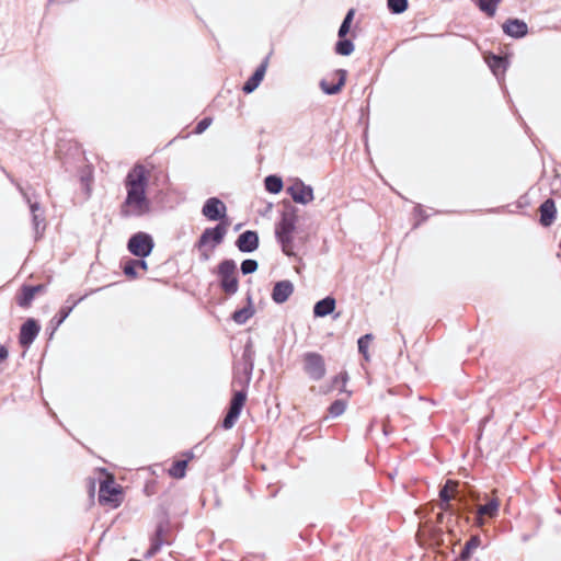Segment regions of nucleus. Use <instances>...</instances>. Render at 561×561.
Listing matches in <instances>:
<instances>
[{"label":"nucleus","mask_w":561,"mask_h":561,"mask_svg":"<svg viewBox=\"0 0 561 561\" xmlns=\"http://www.w3.org/2000/svg\"><path fill=\"white\" fill-rule=\"evenodd\" d=\"M149 176V170L142 164H135L127 173L125 179L127 195L121 208L124 217H139L149 211L150 204L146 195Z\"/></svg>","instance_id":"f257e3e1"},{"label":"nucleus","mask_w":561,"mask_h":561,"mask_svg":"<svg viewBox=\"0 0 561 561\" xmlns=\"http://www.w3.org/2000/svg\"><path fill=\"white\" fill-rule=\"evenodd\" d=\"M298 216L295 208L282 214L280 220L275 226V237L282 251L287 256H296V243L294 234L297 229Z\"/></svg>","instance_id":"f03ea898"},{"label":"nucleus","mask_w":561,"mask_h":561,"mask_svg":"<svg viewBox=\"0 0 561 561\" xmlns=\"http://www.w3.org/2000/svg\"><path fill=\"white\" fill-rule=\"evenodd\" d=\"M227 233V226L219 224L214 228H206L201 234L196 248L199 251V260L206 262L210 259L211 251L222 242Z\"/></svg>","instance_id":"7ed1b4c3"},{"label":"nucleus","mask_w":561,"mask_h":561,"mask_svg":"<svg viewBox=\"0 0 561 561\" xmlns=\"http://www.w3.org/2000/svg\"><path fill=\"white\" fill-rule=\"evenodd\" d=\"M218 275L221 289L226 294L233 295L238 291L237 264L233 260L227 259L220 262L218 265Z\"/></svg>","instance_id":"20e7f679"},{"label":"nucleus","mask_w":561,"mask_h":561,"mask_svg":"<svg viewBox=\"0 0 561 561\" xmlns=\"http://www.w3.org/2000/svg\"><path fill=\"white\" fill-rule=\"evenodd\" d=\"M304 371L314 381L321 380L325 376V363L321 354L307 352L302 356Z\"/></svg>","instance_id":"39448f33"},{"label":"nucleus","mask_w":561,"mask_h":561,"mask_svg":"<svg viewBox=\"0 0 561 561\" xmlns=\"http://www.w3.org/2000/svg\"><path fill=\"white\" fill-rule=\"evenodd\" d=\"M153 245V239L150 234L137 232L128 240L127 249L135 256L144 259L151 253Z\"/></svg>","instance_id":"423d86ee"},{"label":"nucleus","mask_w":561,"mask_h":561,"mask_svg":"<svg viewBox=\"0 0 561 561\" xmlns=\"http://www.w3.org/2000/svg\"><path fill=\"white\" fill-rule=\"evenodd\" d=\"M247 401V391L244 389L236 391L230 401L228 412L222 421V427L229 430L237 423L241 411Z\"/></svg>","instance_id":"0eeeda50"},{"label":"nucleus","mask_w":561,"mask_h":561,"mask_svg":"<svg viewBox=\"0 0 561 561\" xmlns=\"http://www.w3.org/2000/svg\"><path fill=\"white\" fill-rule=\"evenodd\" d=\"M287 193L294 202L302 205L311 203L314 198L312 187L306 185L301 180H295L293 184L287 187Z\"/></svg>","instance_id":"6e6552de"},{"label":"nucleus","mask_w":561,"mask_h":561,"mask_svg":"<svg viewBox=\"0 0 561 561\" xmlns=\"http://www.w3.org/2000/svg\"><path fill=\"white\" fill-rule=\"evenodd\" d=\"M41 325L38 324V322L33 318H28L21 325L20 329L19 343L21 344V346L24 348H28L37 337Z\"/></svg>","instance_id":"1a4fd4ad"},{"label":"nucleus","mask_w":561,"mask_h":561,"mask_svg":"<svg viewBox=\"0 0 561 561\" xmlns=\"http://www.w3.org/2000/svg\"><path fill=\"white\" fill-rule=\"evenodd\" d=\"M22 192L26 203L30 206V210L32 214V221L35 229L36 234L42 233L45 230V216H44V209L39 205L37 201H33L32 196L24 192L22 188H20Z\"/></svg>","instance_id":"9d476101"},{"label":"nucleus","mask_w":561,"mask_h":561,"mask_svg":"<svg viewBox=\"0 0 561 561\" xmlns=\"http://www.w3.org/2000/svg\"><path fill=\"white\" fill-rule=\"evenodd\" d=\"M202 214L208 220L216 221L226 217L227 207L219 198L210 197L205 202L202 208Z\"/></svg>","instance_id":"9b49d317"},{"label":"nucleus","mask_w":561,"mask_h":561,"mask_svg":"<svg viewBox=\"0 0 561 561\" xmlns=\"http://www.w3.org/2000/svg\"><path fill=\"white\" fill-rule=\"evenodd\" d=\"M332 80H336V82H330L329 79H322L320 81V88L323 93L328 95L337 94L345 84L347 71L344 69H336L332 75Z\"/></svg>","instance_id":"f8f14e48"},{"label":"nucleus","mask_w":561,"mask_h":561,"mask_svg":"<svg viewBox=\"0 0 561 561\" xmlns=\"http://www.w3.org/2000/svg\"><path fill=\"white\" fill-rule=\"evenodd\" d=\"M500 500L497 497L491 499L488 503L480 505L477 508L476 525L482 527L486 518H495L500 512Z\"/></svg>","instance_id":"ddd939ff"},{"label":"nucleus","mask_w":561,"mask_h":561,"mask_svg":"<svg viewBox=\"0 0 561 561\" xmlns=\"http://www.w3.org/2000/svg\"><path fill=\"white\" fill-rule=\"evenodd\" d=\"M119 490L116 488L112 479H106L100 484L99 501L100 503H113L115 506L118 505Z\"/></svg>","instance_id":"4468645a"},{"label":"nucleus","mask_w":561,"mask_h":561,"mask_svg":"<svg viewBox=\"0 0 561 561\" xmlns=\"http://www.w3.org/2000/svg\"><path fill=\"white\" fill-rule=\"evenodd\" d=\"M237 248L244 253H250L259 248V236L256 231L247 230L242 232L237 241Z\"/></svg>","instance_id":"2eb2a0df"},{"label":"nucleus","mask_w":561,"mask_h":561,"mask_svg":"<svg viewBox=\"0 0 561 561\" xmlns=\"http://www.w3.org/2000/svg\"><path fill=\"white\" fill-rule=\"evenodd\" d=\"M503 32L513 37V38H522L527 35L528 26L527 24L519 19H508L502 25Z\"/></svg>","instance_id":"dca6fc26"},{"label":"nucleus","mask_w":561,"mask_h":561,"mask_svg":"<svg viewBox=\"0 0 561 561\" xmlns=\"http://www.w3.org/2000/svg\"><path fill=\"white\" fill-rule=\"evenodd\" d=\"M294 293V285L290 280L277 282L272 290V299L276 304H284Z\"/></svg>","instance_id":"f3484780"},{"label":"nucleus","mask_w":561,"mask_h":561,"mask_svg":"<svg viewBox=\"0 0 561 561\" xmlns=\"http://www.w3.org/2000/svg\"><path fill=\"white\" fill-rule=\"evenodd\" d=\"M45 286L35 285V286H23L21 288L20 294L16 297L18 304L21 307H28L33 301L36 294L44 291Z\"/></svg>","instance_id":"a211bd4d"},{"label":"nucleus","mask_w":561,"mask_h":561,"mask_svg":"<svg viewBox=\"0 0 561 561\" xmlns=\"http://www.w3.org/2000/svg\"><path fill=\"white\" fill-rule=\"evenodd\" d=\"M266 64H261L254 73L245 81L243 84L242 91L247 94L252 93L261 83L265 76Z\"/></svg>","instance_id":"6ab92c4d"},{"label":"nucleus","mask_w":561,"mask_h":561,"mask_svg":"<svg viewBox=\"0 0 561 561\" xmlns=\"http://www.w3.org/2000/svg\"><path fill=\"white\" fill-rule=\"evenodd\" d=\"M540 222L542 226H550L556 218V205L553 199L548 198L540 205Z\"/></svg>","instance_id":"aec40b11"},{"label":"nucleus","mask_w":561,"mask_h":561,"mask_svg":"<svg viewBox=\"0 0 561 561\" xmlns=\"http://www.w3.org/2000/svg\"><path fill=\"white\" fill-rule=\"evenodd\" d=\"M335 309V299L333 297H325L319 300L313 307V313L316 317L323 318L332 313Z\"/></svg>","instance_id":"412c9836"},{"label":"nucleus","mask_w":561,"mask_h":561,"mask_svg":"<svg viewBox=\"0 0 561 561\" xmlns=\"http://www.w3.org/2000/svg\"><path fill=\"white\" fill-rule=\"evenodd\" d=\"M482 541L479 535H473L470 537V539L465 543L460 554L459 559L461 561H469L473 552L481 547Z\"/></svg>","instance_id":"4be33fe9"},{"label":"nucleus","mask_w":561,"mask_h":561,"mask_svg":"<svg viewBox=\"0 0 561 561\" xmlns=\"http://www.w3.org/2000/svg\"><path fill=\"white\" fill-rule=\"evenodd\" d=\"M488 65H489L490 69L492 70V72L496 77H500V76H504V73L508 67V61L504 57L492 55L488 58Z\"/></svg>","instance_id":"5701e85b"},{"label":"nucleus","mask_w":561,"mask_h":561,"mask_svg":"<svg viewBox=\"0 0 561 561\" xmlns=\"http://www.w3.org/2000/svg\"><path fill=\"white\" fill-rule=\"evenodd\" d=\"M137 270L145 272L148 270L147 262L141 257L140 260H128L123 267L124 274L130 278L137 277Z\"/></svg>","instance_id":"b1692460"},{"label":"nucleus","mask_w":561,"mask_h":561,"mask_svg":"<svg viewBox=\"0 0 561 561\" xmlns=\"http://www.w3.org/2000/svg\"><path fill=\"white\" fill-rule=\"evenodd\" d=\"M76 301L71 306H64L60 310L51 318L49 322V328L51 329V335L59 328V325L67 319V317L72 311L76 306Z\"/></svg>","instance_id":"393cba45"},{"label":"nucleus","mask_w":561,"mask_h":561,"mask_svg":"<svg viewBox=\"0 0 561 561\" xmlns=\"http://www.w3.org/2000/svg\"><path fill=\"white\" fill-rule=\"evenodd\" d=\"M164 531L165 527L162 524L158 525L154 536L151 539V546L150 549L148 550V556L151 557L156 554L161 549V547L167 542L163 539Z\"/></svg>","instance_id":"a878e982"},{"label":"nucleus","mask_w":561,"mask_h":561,"mask_svg":"<svg viewBox=\"0 0 561 561\" xmlns=\"http://www.w3.org/2000/svg\"><path fill=\"white\" fill-rule=\"evenodd\" d=\"M188 459L174 461L168 470L170 477L174 479H182L185 477Z\"/></svg>","instance_id":"bb28decb"},{"label":"nucleus","mask_w":561,"mask_h":561,"mask_svg":"<svg viewBox=\"0 0 561 561\" xmlns=\"http://www.w3.org/2000/svg\"><path fill=\"white\" fill-rule=\"evenodd\" d=\"M477 7L484 12L488 16L493 18L495 15L497 5L501 0H473Z\"/></svg>","instance_id":"cd10ccee"},{"label":"nucleus","mask_w":561,"mask_h":561,"mask_svg":"<svg viewBox=\"0 0 561 561\" xmlns=\"http://www.w3.org/2000/svg\"><path fill=\"white\" fill-rule=\"evenodd\" d=\"M253 314V308L251 306H248L236 310L232 313L231 318L237 324H244Z\"/></svg>","instance_id":"c85d7f7f"},{"label":"nucleus","mask_w":561,"mask_h":561,"mask_svg":"<svg viewBox=\"0 0 561 561\" xmlns=\"http://www.w3.org/2000/svg\"><path fill=\"white\" fill-rule=\"evenodd\" d=\"M458 482L453 480H447L445 485L439 490V499L440 500H451L457 492Z\"/></svg>","instance_id":"c756f323"},{"label":"nucleus","mask_w":561,"mask_h":561,"mask_svg":"<svg viewBox=\"0 0 561 561\" xmlns=\"http://www.w3.org/2000/svg\"><path fill=\"white\" fill-rule=\"evenodd\" d=\"M354 51V44L352 41L346 38H341L335 44V53L341 56H350Z\"/></svg>","instance_id":"7c9ffc66"},{"label":"nucleus","mask_w":561,"mask_h":561,"mask_svg":"<svg viewBox=\"0 0 561 561\" xmlns=\"http://www.w3.org/2000/svg\"><path fill=\"white\" fill-rule=\"evenodd\" d=\"M265 188L273 194L279 193L283 188L282 179L276 175H268L265 179Z\"/></svg>","instance_id":"2f4dec72"},{"label":"nucleus","mask_w":561,"mask_h":561,"mask_svg":"<svg viewBox=\"0 0 561 561\" xmlns=\"http://www.w3.org/2000/svg\"><path fill=\"white\" fill-rule=\"evenodd\" d=\"M388 10L393 14L403 13L408 7V0H387Z\"/></svg>","instance_id":"473e14b6"},{"label":"nucleus","mask_w":561,"mask_h":561,"mask_svg":"<svg viewBox=\"0 0 561 561\" xmlns=\"http://www.w3.org/2000/svg\"><path fill=\"white\" fill-rule=\"evenodd\" d=\"M373 341V334H365L357 341L358 352L364 356L366 360L369 359L368 348Z\"/></svg>","instance_id":"72a5a7b5"},{"label":"nucleus","mask_w":561,"mask_h":561,"mask_svg":"<svg viewBox=\"0 0 561 561\" xmlns=\"http://www.w3.org/2000/svg\"><path fill=\"white\" fill-rule=\"evenodd\" d=\"M354 14H355V10L354 9H350L348 12L346 13L340 28H339V37L340 38H343L346 36V34L348 33L350 31V27H351V24H352V21H353V18H354Z\"/></svg>","instance_id":"f704fd0d"},{"label":"nucleus","mask_w":561,"mask_h":561,"mask_svg":"<svg viewBox=\"0 0 561 561\" xmlns=\"http://www.w3.org/2000/svg\"><path fill=\"white\" fill-rule=\"evenodd\" d=\"M346 405H347V403H346L345 400H342V399L335 400L329 407V414L332 417H337V416L342 415L345 412Z\"/></svg>","instance_id":"c9c22d12"},{"label":"nucleus","mask_w":561,"mask_h":561,"mask_svg":"<svg viewBox=\"0 0 561 561\" xmlns=\"http://www.w3.org/2000/svg\"><path fill=\"white\" fill-rule=\"evenodd\" d=\"M257 262L252 259H247L241 263V272L244 275L254 273L257 270Z\"/></svg>","instance_id":"e433bc0d"},{"label":"nucleus","mask_w":561,"mask_h":561,"mask_svg":"<svg viewBox=\"0 0 561 561\" xmlns=\"http://www.w3.org/2000/svg\"><path fill=\"white\" fill-rule=\"evenodd\" d=\"M211 124L210 117H205L202 121H199L195 127V134H202L204 133Z\"/></svg>","instance_id":"4c0bfd02"},{"label":"nucleus","mask_w":561,"mask_h":561,"mask_svg":"<svg viewBox=\"0 0 561 561\" xmlns=\"http://www.w3.org/2000/svg\"><path fill=\"white\" fill-rule=\"evenodd\" d=\"M243 358L247 360L245 370H247L248 375L251 376L252 370H253V362L251 358V351L249 350V347H247L244 350ZM248 379H250V377H248Z\"/></svg>","instance_id":"58836bf2"},{"label":"nucleus","mask_w":561,"mask_h":561,"mask_svg":"<svg viewBox=\"0 0 561 561\" xmlns=\"http://www.w3.org/2000/svg\"><path fill=\"white\" fill-rule=\"evenodd\" d=\"M347 380H348V376H347V374H346V373H341V374H339V375L334 378L333 382H334L335 385L341 383V386H342V387H341V389H340V390H341V391H345V390H344V387H345V385H346Z\"/></svg>","instance_id":"ea45409f"},{"label":"nucleus","mask_w":561,"mask_h":561,"mask_svg":"<svg viewBox=\"0 0 561 561\" xmlns=\"http://www.w3.org/2000/svg\"><path fill=\"white\" fill-rule=\"evenodd\" d=\"M438 507L440 508L442 512H451L450 500H440Z\"/></svg>","instance_id":"a19ab883"},{"label":"nucleus","mask_w":561,"mask_h":561,"mask_svg":"<svg viewBox=\"0 0 561 561\" xmlns=\"http://www.w3.org/2000/svg\"><path fill=\"white\" fill-rule=\"evenodd\" d=\"M7 355H8V351L4 348V346H2V353H1L2 360L7 357Z\"/></svg>","instance_id":"79ce46f5"},{"label":"nucleus","mask_w":561,"mask_h":561,"mask_svg":"<svg viewBox=\"0 0 561 561\" xmlns=\"http://www.w3.org/2000/svg\"><path fill=\"white\" fill-rule=\"evenodd\" d=\"M443 518V514H438V519H442Z\"/></svg>","instance_id":"37998d69"}]
</instances>
